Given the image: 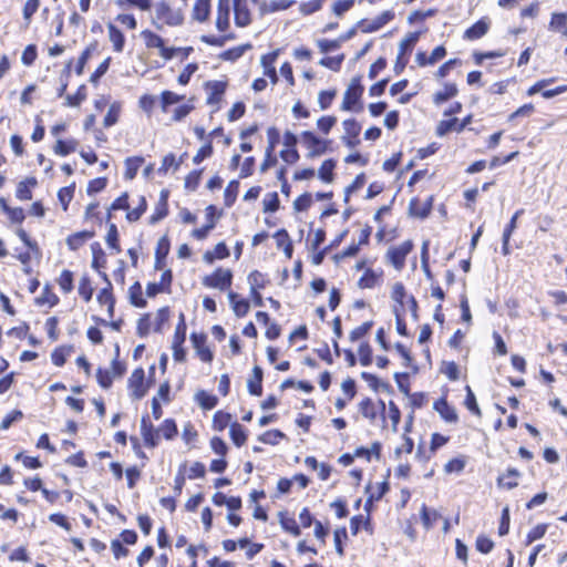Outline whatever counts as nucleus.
Segmentation results:
<instances>
[{
	"instance_id": "nucleus-1",
	"label": "nucleus",
	"mask_w": 567,
	"mask_h": 567,
	"mask_svg": "<svg viewBox=\"0 0 567 567\" xmlns=\"http://www.w3.org/2000/svg\"><path fill=\"white\" fill-rule=\"evenodd\" d=\"M231 0H217L215 28L219 34H203L200 41L209 47L221 48L227 42L237 39L230 31Z\"/></svg>"
},
{
	"instance_id": "nucleus-2",
	"label": "nucleus",
	"mask_w": 567,
	"mask_h": 567,
	"mask_svg": "<svg viewBox=\"0 0 567 567\" xmlns=\"http://www.w3.org/2000/svg\"><path fill=\"white\" fill-rule=\"evenodd\" d=\"M152 8L151 23L158 31L165 27H181L185 21L182 9L174 8L167 0H159L154 6L152 4Z\"/></svg>"
},
{
	"instance_id": "nucleus-3",
	"label": "nucleus",
	"mask_w": 567,
	"mask_h": 567,
	"mask_svg": "<svg viewBox=\"0 0 567 567\" xmlns=\"http://www.w3.org/2000/svg\"><path fill=\"white\" fill-rule=\"evenodd\" d=\"M300 143L307 151L308 158H316L331 152L333 141L322 137L313 131H302L300 133Z\"/></svg>"
},
{
	"instance_id": "nucleus-4",
	"label": "nucleus",
	"mask_w": 567,
	"mask_h": 567,
	"mask_svg": "<svg viewBox=\"0 0 567 567\" xmlns=\"http://www.w3.org/2000/svg\"><path fill=\"white\" fill-rule=\"evenodd\" d=\"M364 86L361 83V76L351 79L348 87L344 91L340 110L344 112L359 113L363 110L362 95Z\"/></svg>"
},
{
	"instance_id": "nucleus-5",
	"label": "nucleus",
	"mask_w": 567,
	"mask_h": 567,
	"mask_svg": "<svg viewBox=\"0 0 567 567\" xmlns=\"http://www.w3.org/2000/svg\"><path fill=\"white\" fill-rule=\"evenodd\" d=\"M148 207L145 196H140L135 208L130 209V194L123 192L110 205V210H126L125 218L128 223H136L146 213Z\"/></svg>"
},
{
	"instance_id": "nucleus-6",
	"label": "nucleus",
	"mask_w": 567,
	"mask_h": 567,
	"mask_svg": "<svg viewBox=\"0 0 567 567\" xmlns=\"http://www.w3.org/2000/svg\"><path fill=\"white\" fill-rule=\"evenodd\" d=\"M140 37L148 52L153 53L156 51L164 62L173 59L174 51L171 50L172 47L168 45L167 41L156 31L152 29H144L141 31Z\"/></svg>"
},
{
	"instance_id": "nucleus-7",
	"label": "nucleus",
	"mask_w": 567,
	"mask_h": 567,
	"mask_svg": "<svg viewBox=\"0 0 567 567\" xmlns=\"http://www.w3.org/2000/svg\"><path fill=\"white\" fill-rule=\"evenodd\" d=\"M414 243L412 239H406L399 245H392L384 254V260L391 265L395 270L401 271L406 265L408 256L413 251Z\"/></svg>"
},
{
	"instance_id": "nucleus-8",
	"label": "nucleus",
	"mask_w": 567,
	"mask_h": 567,
	"mask_svg": "<svg viewBox=\"0 0 567 567\" xmlns=\"http://www.w3.org/2000/svg\"><path fill=\"white\" fill-rule=\"evenodd\" d=\"M16 235L27 247V249L23 251H20L16 256V258L23 266V271L25 274H30L31 272L30 264L32 260V256H39L41 254L40 247H39L37 240L32 239L24 228H22V227L17 228Z\"/></svg>"
},
{
	"instance_id": "nucleus-9",
	"label": "nucleus",
	"mask_w": 567,
	"mask_h": 567,
	"mask_svg": "<svg viewBox=\"0 0 567 567\" xmlns=\"http://www.w3.org/2000/svg\"><path fill=\"white\" fill-rule=\"evenodd\" d=\"M372 234V227L365 224L360 233L357 241L351 243L348 247L332 256V260L336 264H340L342 260L348 258H354L359 255L362 247H367L370 244Z\"/></svg>"
},
{
	"instance_id": "nucleus-10",
	"label": "nucleus",
	"mask_w": 567,
	"mask_h": 567,
	"mask_svg": "<svg viewBox=\"0 0 567 567\" xmlns=\"http://www.w3.org/2000/svg\"><path fill=\"white\" fill-rule=\"evenodd\" d=\"M153 382V379H146L145 371L142 367L134 369L127 380L130 396L133 400L143 399L147 394Z\"/></svg>"
},
{
	"instance_id": "nucleus-11",
	"label": "nucleus",
	"mask_w": 567,
	"mask_h": 567,
	"mask_svg": "<svg viewBox=\"0 0 567 567\" xmlns=\"http://www.w3.org/2000/svg\"><path fill=\"white\" fill-rule=\"evenodd\" d=\"M233 271L229 268L217 267L212 274L206 275L202 279L204 287L208 289H218L227 291L233 285Z\"/></svg>"
},
{
	"instance_id": "nucleus-12",
	"label": "nucleus",
	"mask_w": 567,
	"mask_h": 567,
	"mask_svg": "<svg viewBox=\"0 0 567 567\" xmlns=\"http://www.w3.org/2000/svg\"><path fill=\"white\" fill-rule=\"evenodd\" d=\"M385 408L383 400L379 399L374 401L369 396L363 398L358 403V412L372 425L375 424L380 417L384 419Z\"/></svg>"
},
{
	"instance_id": "nucleus-13",
	"label": "nucleus",
	"mask_w": 567,
	"mask_h": 567,
	"mask_svg": "<svg viewBox=\"0 0 567 567\" xmlns=\"http://www.w3.org/2000/svg\"><path fill=\"white\" fill-rule=\"evenodd\" d=\"M100 277L105 282V286L97 291L96 302L100 305V307L106 308L107 319H113L115 316L116 305L113 285L106 272H100Z\"/></svg>"
},
{
	"instance_id": "nucleus-14",
	"label": "nucleus",
	"mask_w": 567,
	"mask_h": 567,
	"mask_svg": "<svg viewBox=\"0 0 567 567\" xmlns=\"http://www.w3.org/2000/svg\"><path fill=\"white\" fill-rule=\"evenodd\" d=\"M556 80H557V78H555V76L537 80L533 85H530L527 89L526 95L533 96L537 93H540V95L544 99L548 100V99H551L554 96H557L559 94L567 92V84L558 85L554 89H547V86L555 83Z\"/></svg>"
},
{
	"instance_id": "nucleus-15",
	"label": "nucleus",
	"mask_w": 567,
	"mask_h": 567,
	"mask_svg": "<svg viewBox=\"0 0 567 567\" xmlns=\"http://www.w3.org/2000/svg\"><path fill=\"white\" fill-rule=\"evenodd\" d=\"M394 12L392 10H385L379 16L369 19L363 18L357 22V28L361 33H372L382 29L385 24L394 19Z\"/></svg>"
},
{
	"instance_id": "nucleus-16",
	"label": "nucleus",
	"mask_w": 567,
	"mask_h": 567,
	"mask_svg": "<svg viewBox=\"0 0 567 567\" xmlns=\"http://www.w3.org/2000/svg\"><path fill=\"white\" fill-rule=\"evenodd\" d=\"M343 135L341 141L343 145L350 150L358 147L361 143L360 133L362 131L361 124L353 117L347 118L342 122Z\"/></svg>"
},
{
	"instance_id": "nucleus-17",
	"label": "nucleus",
	"mask_w": 567,
	"mask_h": 567,
	"mask_svg": "<svg viewBox=\"0 0 567 567\" xmlns=\"http://www.w3.org/2000/svg\"><path fill=\"white\" fill-rule=\"evenodd\" d=\"M189 339L198 359L204 363H212L214 352L207 344V334L204 332H192Z\"/></svg>"
},
{
	"instance_id": "nucleus-18",
	"label": "nucleus",
	"mask_w": 567,
	"mask_h": 567,
	"mask_svg": "<svg viewBox=\"0 0 567 567\" xmlns=\"http://www.w3.org/2000/svg\"><path fill=\"white\" fill-rule=\"evenodd\" d=\"M173 271L172 269H165L158 282H148L146 285V296L148 298H155L159 293H171L173 285Z\"/></svg>"
},
{
	"instance_id": "nucleus-19",
	"label": "nucleus",
	"mask_w": 567,
	"mask_h": 567,
	"mask_svg": "<svg viewBox=\"0 0 567 567\" xmlns=\"http://www.w3.org/2000/svg\"><path fill=\"white\" fill-rule=\"evenodd\" d=\"M141 435L144 445L148 449H155L161 443L158 429L154 426L148 415H144L141 419Z\"/></svg>"
},
{
	"instance_id": "nucleus-20",
	"label": "nucleus",
	"mask_w": 567,
	"mask_h": 567,
	"mask_svg": "<svg viewBox=\"0 0 567 567\" xmlns=\"http://www.w3.org/2000/svg\"><path fill=\"white\" fill-rule=\"evenodd\" d=\"M204 87L207 91L206 104L215 105L218 109L227 90V82L218 80L207 81Z\"/></svg>"
},
{
	"instance_id": "nucleus-21",
	"label": "nucleus",
	"mask_w": 567,
	"mask_h": 567,
	"mask_svg": "<svg viewBox=\"0 0 567 567\" xmlns=\"http://www.w3.org/2000/svg\"><path fill=\"white\" fill-rule=\"evenodd\" d=\"M434 196L431 195L425 202L415 196L409 203V215L414 218L425 219L430 216L433 209Z\"/></svg>"
},
{
	"instance_id": "nucleus-22",
	"label": "nucleus",
	"mask_w": 567,
	"mask_h": 567,
	"mask_svg": "<svg viewBox=\"0 0 567 567\" xmlns=\"http://www.w3.org/2000/svg\"><path fill=\"white\" fill-rule=\"evenodd\" d=\"M433 410L439 413L440 417L450 424L458 422V414L456 409L447 401V395L444 394L433 403Z\"/></svg>"
},
{
	"instance_id": "nucleus-23",
	"label": "nucleus",
	"mask_w": 567,
	"mask_h": 567,
	"mask_svg": "<svg viewBox=\"0 0 567 567\" xmlns=\"http://www.w3.org/2000/svg\"><path fill=\"white\" fill-rule=\"evenodd\" d=\"M234 10V21L238 28H246L252 22V14L248 6V0H231Z\"/></svg>"
},
{
	"instance_id": "nucleus-24",
	"label": "nucleus",
	"mask_w": 567,
	"mask_h": 567,
	"mask_svg": "<svg viewBox=\"0 0 567 567\" xmlns=\"http://www.w3.org/2000/svg\"><path fill=\"white\" fill-rule=\"evenodd\" d=\"M383 276L384 271L382 268H367L358 279L357 285L360 289H373L382 284Z\"/></svg>"
},
{
	"instance_id": "nucleus-25",
	"label": "nucleus",
	"mask_w": 567,
	"mask_h": 567,
	"mask_svg": "<svg viewBox=\"0 0 567 567\" xmlns=\"http://www.w3.org/2000/svg\"><path fill=\"white\" fill-rule=\"evenodd\" d=\"M422 520L425 528H442L445 532L449 529V520L434 509L426 507L422 508Z\"/></svg>"
},
{
	"instance_id": "nucleus-26",
	"label": "nucleus",
	"mask_w": 567,
	"mask_h": 567,
	"mask_svg": "<svg viewBox=\"0 0 567 567\" xmlns=\"http://www.w3.org/2000/svg\"><path fill=\"white\" fill-rule=\"evenodd\" d=\"M107 39L112 45V51L122 53L126 45V37L124 32L113 22L106 23Z\"/></svg>"
},
{
	"instance_id": "nucleus-27",
	"label": "nucleus",
	"mask_w": 567,
	"mask_h": 567,
	"mask_svg": "<svg viewBox=\"0 0 567 567\" xmlns=\"http://www.w3.org/2000/svg\"><path fill=\"white\" fill-rule=\"evenodd\" d=\"M446 54V48L444 45H437L432 50L430 55H427V53L424 51H419L416 53L415 61L419 66L424 68L437 63L439 61L443 60Z\"/></svg>"
},
{
	"instance_id": "nucleus-28",
	"label": "nucleus",
	"mask_w": 567,
	"mask_h": 567,
	"mask_svg": "<svg viewBox=\"0 0 567 567\" xmlns=\"http://www.w3.org/2000/svg\"><path fill=\"white\" fill-rule=\"evenodd\" d=\"M168 197H169V190L166 188L162 189L159 193L158 202L156 203L154 212L152 213V215L150 216V219H148V223L151 225L157 224L158 221H161L168 215V213H169Z\"/></svg>"
},
{
	"instance_id": "nucleus-29",
	"label": "nucleus",
	"mask_w": 567,
	"mask_h": 567,
	"mask_svg": "<svg viewBox=\"0 0 567 567\" xmlns=\"http://www.w3.org/2000/svg\"><path fill=\"white\" fill-rule=\"evenodd\" d=\"M449 442H450V436L441 434L439 432H435L431 435V439H430V446H429L430 455H427V456L424 455L423 446L419 445L417 450H416V457L420 460H429L432 455H434L437 452V450H440L441 447L446 445Z\"/></svg>"
},
{
	"instance_id": "nucleus-30",
	"label": "nucleus",
	"mask_w": 567,
	"mask_h": 567,
	"mask_svg": "<svg viewBox=\"0 0 567 567\" xmlns=\"http://www.w3.org/2000/svg\"><path fill=\"white\" fill-rule=\"evenodd\" d=\"M489 28V19L487 17H483L464 31L463 38L468 41L478 40L488 32Z\"/></svg>"
},
{
	"instance_id": "nucleus-31",
	"label": "nucleus",
	"mask_w": 567,
	"mask_h": 567,
	"mask_svg": "<svg viewBox=\"0 0 567 567\" xmlns=\"http://www.w3.org/2000/svg\"><path fill=\"white\" fill-rule=\"evenodd\" d=\"M212 13V0H195L192 9V20L197 23H206L209 21Z\"/></svg>"
},
{
	"instance_id": "nucleus-32",
	"label": "nucleus",
	"mask_w": 567,
	"mask_h": 567,
	"mask_svg": "<svg viewBox=\"0 0 567 567\" xmlns=\"http://www.w3.org/2000/svg\"><path fill=\"white\" fill-rule=\"evenodd\" d=\"M97 50L99 42L97 40H93L81 51L78 60L74 61V73L76 75L80 76L84 73L85 65L87 64L92 55L97 52Z\"/></svg>"
},
{
	"instance_id": "nucleus-33",
	"label": "nucleus",
	"mask_w": 567,
	"mask_h": 567,
	"mask_svg": "<svg viewBox=\"0 0 567 567\" xmlns=\"http://www.w3.org/2000/svg\"><path fill=\"white\" fill-rule=\"evenodd\" d=\"M38 186V179L34 176H28L17 184L16 198L21 202L32 199V192Z\"/></svg>"
},
{
	"instance_id": "nucleus-34",
	"label": "nucleus",
	"mask_w": 567,
	"mask_h": 567,
	"mask_svg": "<svg viewBox=\"0 0 567 567\" xmlns=\"http://www.w3.org/2000/svg\"><path fill=\"white\" fill-rule=\"evenodd\" d=\"M95 234L96 233L94 229H84L81 231L73 233L66 237V240H65L66 246L70 250L76 251L82 246H84V244L89 239L93 238L95 236Z\"/></svg>"
},
{
	"instance_id": "nucleus-35",
	"label": "nucleus",
	"mask_w": 567,
	"mask_h": 567,
	"mask_svg": "<svg viewBox=\"0 0 567 567\" xmlns=\"http://www.w3.org/2000/svg\"><path fill=\"white\" fill-rule=\"evenodd\" d=\"M548 30L567 39V12H553L548 22Z\"/></svg>"
},
{
	"instance_id": "nucleus-36",
	"label": "nucleus",
	"mask_w": 567,
	"mask_h": 567,
	"mask_svg": "<svg viewBox=\"0 0 567 567\" xmlns=\"http://www.w3.org/2000/svg\"><path fill=\"white\" fill-rule=\"evenodd\" d=\"M228 299L236 317L243 318L247 316L250 310V302L248 299L243 298L235 291H229Z\"/></svg>"
},
{
	"instance_id": "nucleus-37",
	"label": "nucleus",
	"mask_w": 567,
	"mask_h": 567,
	"mask_svg": "<svg viewBox=\"0 0 567 567\" xmlns=\"http://www.w3.org/2000/svg\"><path fill=\"white\" fill-rule=\"evenodd\" d=\"M274 238L276 240L277 248L281 249L288 259H291L293 254V244L287 229H278L274 234Z\"/></svg>"
},
{
	"instance_id": "nucleus-38",
	"label": "nucleus",
	"mask_w": 567,
	"mask_h": 567,
	"mask_svg": "<svg viewBox=\"0 0 567 567\" xmlns=\"http://www.w3.org/2000/svg\"><path fill=\"white\" fill-rule=\"evenodd\" d=\"M34 302L39 307L53 308L60 303L59 296L53 291L51 285L47 284L42 288L40 296L34 299Z\"/></svg>"
},
{
	"instance_id": "nucleus-39",
	"label": "nucleus",
	"mask_w": 567,
	"mask_h": 567,
	"mask_svg": "<svg viewBox=\"0 0 567 567\" xmlns=\"http://www.w3.org/2000/svg\"><path fill=\"white\" fill-rule=\"evenodd\" d=\"M299 528H310L315 525L313 532H328L329 527L317 520L308 507H303L299 513Z\"/></svg>"
},
{
	"instance_id": "nucleus-40",
	"label": "nucleus",
	"mask_w": 567,
	"mask_h": 567,
	"mask_svg": "<svg viewBox=\"0 0 567 567\" xmlns=\"http://www.w3.org/2000/svg\"><path fill=\"white\" fill-rule=\"evenodd\" d=\"M278 52H269L261 56V65L264 66V75L267 76L272 84L278 82V74L275 68V62L277 60Z\"/></svg>"
},
{
	"instance_id": "nucleus-41",
	"label": "nucleus",
	"mask_w": 567,
	"mask_h": 567,
	"mask_svg": "<svg viewBox=\"0 0 567 567\" xmlns=\"http://www.w3.org/2000/svg\"><path fill=\"white\" fill-rule=\"evenodd\" d=\"M458 94V87L453 82H446L443 85V89L440 91H436L433 96L432 101L435 105H442L443 103L447 102L449 100L455 97Z\"/></svg>"
},
{
	"instance_id": "nucleus-42",
	"label": "nucleus",
	"mask_w": 567,
	"mask_h": 567,
	"mask_svg": "<svg viewBox=\"0 0 567 567\" xmlns=\"http://www.w3.org/2000/svg\"><path fill=\"white\" fill-rule=\"evenodd\" d=\"M520 473L517 468L508 467L505 473L497 477V486L501 488L513 489L518 486Z\"/></svg>"
},
{
	"instance_id": "nucleus-43",
	"label": "nucleus",
	"mask_w": 567,
	"mask_h": 567,
	"mask_svg": "<svg viewBox=\"0 0 567 567\" xmlns=\"http://www.w3.org/2000/svg\"><path fill=\"white\" fill-rule=\"evenodd\" d=\"M103 215L101 212L100 202L94 200L87 204L83 215V221L86 224H96L97 226H102L103 224Z\"/></svg>"
},
{
	"instance_id": "nucleus-44",
	"label": "nucleus",
	"mask_w": 567,
	"mask_h": 567,
	"mask_svg": "<svg viewBox=\"0 0 567 567\" xmlns=\"http://www.w3.org/2000/svg\"><path fill=\"white\" fill-rule=\"evenodd\" d=\"M122 111H123V102L118 101V100L113 101L110 104L109 110L103 118V126L105 128H110V127L116 125L121 118Z\"/></svg>"
},
{
	"instance_id": "nucleus-45",
	"label": "nucleus",
	"mask_w": 567,
	"mask_h": 567,
	"mask_svg": "<svg viewBox=\"0 0 567 567\" xmlns=\"http://www.w3.org/2000/svg\"><path fill=\"white\" fill-rule=\"evenodd\" d=\"M128 302L135 308H145L147 300L143 295V288L140 281H135L127 290Z\"/></svg>"
},
{
	"instance_id": "nucleus-46",
	"label": "nucleus",
	"mask_w": 567,
	"mask_h": 567,
	"mask_svg": "<svg viewBox=\"0 0 567 567\" xmlns=\"http://www.w3.org/2000/svg\"><path fill=\"white\" fill-rule=\"evenodd\" d=\"M337 161L334 158L324 159L318 169V177L324 184H331L336 178Z\"/></svg>"
},
{
	"instance_id": "nucleus-47",
	"label": "nucleus",
	"mask_w": 567,
	"mask_h": 567,
	"mask_svg": "<svg viewBox=\"0 0 567 567\" xmlns=\"http://www.w3.org/2000/svg\"><path fill=\"white\" fill-rule=\"evenodd\" d=\"M78 293L82 301L90 302L94 295V286L91 276L85 272L81 276L78 286Z\"/></svg>"
},
{
	"instance_id": "nucleus-48",
	"label": "nucleus",
	"mask_w": 567,
	"mask_h": 567,
	"mask_svg": "<svg viewBox=\"0 0 567 567\" xmlns=\"http://www.w3.org/2000/svg\"><path fill=\"white\" fill-rule=\"evenodd\" d=\"M0 208L12 224L21 225L25 219V213L22 207H11L4 198H0Z\"/></svg>"
},
{
	"instance_id": "nucleus-49",
	"label": "nucleus",
	"mask_w": 567,
	"mask_h": 567,
	"mask_svg": "<svg viewBox=\"0 0 567 567\" xmlns=\"http://www.w3.org/2000/svg\"><path fill=\"white\" fill-rule=\"evenodd\" d=\"M73 352H74V347L72 344L58 346L51 352V361L55 367L61 368L66 363L68 358Z\"/></svg>"
},
{
	"instance_id": "nucleus-50",
	"label": "nucleus",
	"mask_w": 567,
	"mask_h": 567,
	"mask_svg": "<svg viewBox=\"0 0 567 567\" xmlns=\"http://www.w3.org/2000/svg\"><path fill=\"white\" fill-rule=\"evenodd\" d=\"M230 256V251L224 241L218 243L213 250H207L203 255L206 264L212 265L215 260H223Z\"/></svg>"
},
{
	"instance_id": "nucleus-51",
	"label": "nucleus",
	"mask_w": 567,
	"mask_h": 567,
	"mask_svg": "<svg viewBox=\"0 0 567 567\" xmlns=\"http://www.w3.org/2000/svg\"><path fill=\"white\" fill-rule=\"evenodd\" d=\"M251 43H244L240 45H236L229 48L218 54V58L223 61L236 62L239 60L247 51L251 50Z\"/></svg>"
},
{
	"instance_id": "nucleus-52",
	"label": "nucleus",
	"mask_w": 567,
	"mask_h": 567,
	"mask_svg": "<svg viewBox=\"0 0 567 567\" xmlns=\"http://www.w3.org/2000/svg\"><path fill=\"white\" fill-rule=\"evenodd\" d=\"M247 280L249 284V291H261L268 285H270L269 277L259 270L250 271L247 277Z\"/></svg>"
},
{
	"instance_id": "nucleus-53",
	"label": "nucleus",
	"mask_w": 567,
	"mask_h": 567,
	"mask_svg": "<svg viewBox=\"0 0 567 567\" xmlns=\"http://www.w3.org/2000/svg\"><path fill=\"white\" fill-rule=\"evenodd\" d=\"M79 147V141L76 138H68V140H62V138H59L56 140L55 144L53 145V152L55 155H59V156H68L72 153H74Z\"/></svg>"
},
{
	"instance_id": "nucleus-54",
	"label": "nucleus",
	"mask_w": 567,
	"mask_h": 567,
	"mask_svg": "<svg viewBox=\"0 0 567 567\" xmlns=\"http://www.w3.org/2000/svg\"><path fill=\"white\" fill-rule=\"evenodd\" d=\"M262 369L258 365L252 368V375L247 382L248 392L251 395L260 396L262 394Z\"/></svg>"
},
{
	"instance_id": "nucleus-55",
	"label": "nucleus",
	"mask_w": 567,
	"mask_h": 567,
	"mask_svg": "<svg viewBox=\"0 0 567 567\" xmlns=\"http://www.w3.org/2000/svg\"><path fill=\"white\" fill-rule=\"evenodd\" d=\"M194 400L204 411L213 410L218 405V398L205 390H198Z\"/></svg>"
},
{
	"instance_id": "nucleus-56",
	"label": "nucleus",
	"mask_w": 567,
	"mask_h": 567,
	"mask_svg": "<svg viewBox=\"0 0 567 567\" xmlns=\"http://www.w3.org/2000/svg\"><path fill=\"white\" fill-rule=\"evenodd\" d=\"M229 436L235 446L241 447L247 442L248 433L239 422L235 421L230 424Z\"/></svg>"
},
{
	"instance_id": "nucleus-57",
	"label": "nucleus",
	"mask_w": 567,
	"mask_h": 567,
	"mask_svg": "<svg viewBox=\"0 0 567 567\" xmlns=\"http://www.w3.org/2000/svg\"><path fill=\"white\" fill-rule=\"evenodd\" d=\"M465 399L463 401V405L467 409V411L477 419L483 416V412L477 403V399L472 388L466 384L465 385Z\"/></svg>"
},
{
	"instance_id": "nucleus-58",
	"label": "nucleus",
	"mask_w": 567,
	"mask_h": 567,
	"mask_svg": "<svg viewBox=\"0 0 567 567\" xmlns=\"http://www.w3.org/2000/svg\"><path fill=\"white\" fill-rule=\"evenodd\" d=\"M157 429L161 437L166 441H173L178 435L177 423L172 417L163 420Z\"/></svg>"
},
{
	"instance_id": "nucleus-59",
	"label": "nucleus",
	"mask_w": 567,
	"mask_h": 567,
	"mask_svg": "<svg viewBox=\"0 0 567 567\" xmlns=\"http://www.w3.org/2000/svg\"><path fill=\"white\" fill-rule=\"evenodd\" d=\"M233 416L229 412L218 410L214 413L212 420V429L216 432H223L227 426L230 427Z\"/></svg>"
},
{
	"instance_id": "nucleus-60",
	"label": "nucleus",
	"mask_w": 567,
	"mask_h": 567,
	"mask_svg": "<svg viewBox=\"0 0 567 567\" xmlns=\"http://www.w3.org/2000/svg\"><path fill=\"white\" fill-rule=\"evenodd\" d=\"M92 249V264L91 267L96 270L99 274L103 272L102 269L106 266V256L104 250L102 249L100 243L95 241L91 245Z\"/></svg>"
},
{
	"instance_id": "nucleus-61",
	"label": "nucleus",
	"mask_w": 567,
	"mask_h": 567,
	"mask_svg": "<svg viewBox=\"0 0 567 567\" xmlns=\"http://www.w3.org/2000/svg\"><path fill=\"white\" fill-rule=\"evenodd\" d=\"M185 99L184 95H179L173 91L164 90L159 94V106L163 113L169 112V106L182 102Z\"/></svg>"
},
{
	"instance_id": "nucleus-62",
	"label": "nucleus",
	"mask_w": 567,
	"mask_h": 567,
	"mask_svg": "<svg viewBox=\"0 0 567 567\" xmlns=\"http://www.w3.org/2000/svg\"><path fill=\"white\" fill-rule=\"evenodd\" d=\"M87 99V87L85 84L78 86L73 94H66L64 105L68 107H78Z\"/></svg>"
},
{
	"instance_id": "nucleus-63",
	"label": "nucleus",
	"mask_w": 567,
	"mask_h": 567,
	"mask_svg": "<svg viewBox=\"0 0 567 567\" xmlns=\"http://www.w3.org/2000/svg\"><path fill=\"white\" fill-rule=\"evenodd\" d=\"M144 163V158L142 156H131L127 157L124 162L125 171L124 177L125 179L132 181L136 177L138 169Z\"/></svg>"
},
{
	"instance_id": "nucleus-64",
	"label": "nucleus",
	"mask_w": 567,
	"mask_h": 567,
	"mask_svg": "<svg viewBox=\"0 0 567 567\" xmlns=\"http://www.w3.org/2000/svg\"><path fill=\"white\" fill-rule=\"evenodd\" d=\"M56 284L64 295H69L74 289V274L69 269H63L56 278Z\"/></svg>"
}]
</instances>
